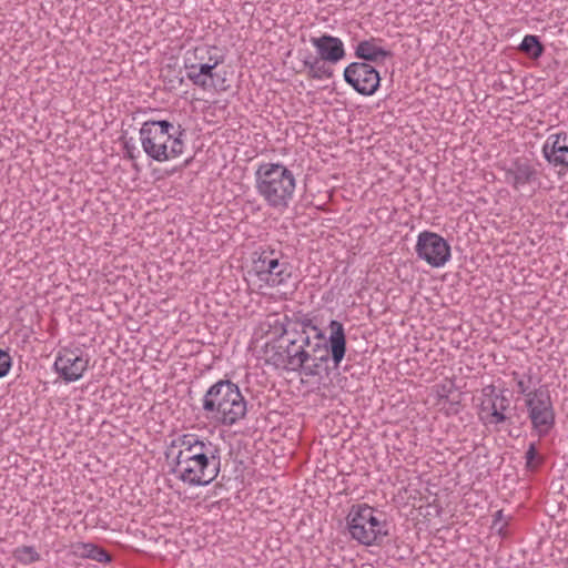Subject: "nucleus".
<instances>
[{
  "mask_svg": "<svg viewBox=\"0 0 568 568\" xmlns=\"http://www.w3.org/2000/svg\"><path fill=\"white\" fill-rule=\"evenodd\" d=\"M171 448H179L173 474L189 486H207L221 471V446L207 437L187 433L174 438Z\"/></svg>",
  "mask_w": 568,
  "mask_h": 568,
  "instance_id": "1",
  "label": "nucleus"
},
{
  "mask_svg": "<svg viewBox=\"0 0 568 568\" xmlns=\"http://www.w3.org/2000/svg\"><path fill=\"white\" fill-rule=\"evenodd\" d=\"M185 129L166 119H150L139 130L144 153L156 162H166L181 156L184 152Z\"/></svg>",
  "mask_w": 568,
  "mask_h": 568,
  "instance_id": "2",
  "label": "nucleus"
},
{
  "mask_svg": "<svg viewBox=\"0 0 568 568\" xmlns=\"http://www.w3.org/2000/svg\"><path fill=\"white\" fill-rule=\"evenodd\" d=\"M205 416L223 426H233L247 413V402L231 379H219L209 387L202 399Z\"/></svg>",
  "mask_w": 568,
  "mask_h": 568,
  "instance_id": "3",
  "label": "nucleus"
},
{
  "mask_svg": "<svg viewBox=\"0 0 568 568\" xmlns=\"http://www.w3.org/2000/svg\"><path fill=\"white\" fill-rule=\"evenodd\" d=\"M295 186L294 174L282 163H262L255 172L256 191L272 209L288 207Z\"/></svg>",
  "mask_w": 568,
  "mask_h": 568,
  "instance_id": "4",
  "label": "nucleus"
},
{
  "mask_svg": "<svg viewBox=\"0 0 568 568\" xmlns=\"http://www.w3.org/2000/svg\"><path fill=\"white\" fill-rule=\"evenodd\" d=\"M310 335L303 331L284 329L278 344L273 347L271 361L276 367L298 372L307 362Z\"/></svg>",
  "mask_w": 568,
  "mask_h": 568,
  "instance_id": "5",
  "label": "nucleus"
},
{
  "mask_svg": "<svg viewBox=\"0 0 568 568\" xmlns=\"http://www.w3.org/2000/svg\"><path fill=\"white\" fill-rule=\"evenodd\" d=\"M253 271L260 281L271 287L285 286L292 278L293 266L281 251L267 247L254 253Z\"/></svg>",
  "mask_w": 568,
  "mask_h": 568,
  "instance_id": "6",
  "label": "nucleus"
},
{
  "mask_svg": "<svg viewBox=\"0 0 568 568\" xmlns=\"http://www.w3.org/2000/svg\"><path fill=\"white\" fill-rule=\"evenodd\" d=\"M329 336L326 339L313 338L310 336L307 345V362L311 358L323 357L331 358L332 368L337 369L346 354V335L344 326L341 322L332 320L328 325Z\"/></svg>",
  "mask_w": 568,
  "mask_h": 568,
  "instance_id": "7",
  "label": "nucleus"
},
{
  "mask_svg": "<svg viewBox=\"0 0 568 568\" xmlns=\"http://www.w3.org/2000/svg\"><path fill=\"white\" fill-rule=\"evenodd\" d=\"M534 396L526 398V407L532 428L540 437L549 434L556 423L551 396L546 386L532 390Z\"/></svg>",
  "mask_w": 568,
  "mask_h": 568,
  "instance_id": "8",
  "label": "nucleus"
},
{
  "mask_svg": "<svg viewBox=\"0 0 568 568\" xmlns=\"http://www.w3.org/2000/svg\"><path fill=\"white\" fill-rule=\"evenodd\" d=\"M415 252L418 258L425 261L432 267H442L450 258L448 242L439 234L430 231L418 234Z\"/></svg>",
  "mask_w": 568,
  "mask_h": 568,
  "instance_id": "9",
  "label": "nucleus"
},
{
  "mask_svg": "<svg viewBox=\"0 0 568 568\" xmlns=\"http://www.w3.org/2000/svg\"><path fill=\"white\" fill-rule=\"evenodd\" d=\"M345 82L361 95H373L381 85L379 72L366 62H352L343 73Z\"/></svg>",
  "mask_w": 568,
  "mask_h": 568,
  "instance_id": "10",
  "label": "nucleus"
},
{
  "mask_svg": "<svg viewBox=\"0 0 568 568\" xmlns=\"http://www.w3.org/2000/svg\"><path fill=\"white\" fill-rule=\"evenodd\" d=\"M89 366V357L83 356L79 348H62L58 352L53 368L65 382L79 381Z\"/></svg>",
  "mask_w": 568,
  "mask_h": 568,
  "instance_id": "11",
  "label": "nucleus"
},
{
  "mask_svg": "<svg viewBox=\"0 0 568 568\" xmlns=\"http://www.w3.org/2000/svg\"><path fill=\"white\" fill-rule=\"evenodd\" d=\"M363 511L359 514L361 521L368 524L367 530H358L361 537H369L371 546H379L383 539L389 536L388 524L385 518V514L378 511L374 507L367 504H361Z\"/></svg>",
  "mask_w": 568,
  "mask_h": 568,
  "instance_id": "12",
  "label": "nucleus"
},
{
  "mask_svg": "<svg viewBox=\"0 0 568 568\" xmlns=\"http://www.w3.org/2000/svg\"><path fill=\"white\" fill-rule=\"evenodd\" d=\"M363 511L359 514L361 521L368 524L367 530H358L361 537H369L371 546H379L383 539L389 536L388 524L385 518V514L378 511L374 507L367 504H361Z\"/></svg>",
  "mask_w": 568,
  "mask_h": 568,
  "instance_id": "13",
  "label": "nucleus"
},
{
  "mask_svg": "<svg viewBox=\"0 0 568 568\" xmlns=\"http://www.w3.org/2000/svg\"><path fill=\"white\" fill-rule=\"evenodd\" d=\"M312 45L316 49L317 57L329 64H336L346 55L343 41L331 34L311 38Z\"/></svg>",
  "mask_w": 568,
  "mask_h": 568,
  "instance_id": "14",
  "label": "nucleus"
},
{
  "mask_svg": "<svg viewBox=\"0 0 568 568\" xmlns=\"http://www.w3.org/2000/svg\"><path fill=\"white\" fill-rule=\"evenodd\" d=\"M505 180L515 190L538 181V171L527 159H516L505 172Z\"/></svg>",
  "mask_w": 568,
  "mask_h": 568,
  "instance_id": "15",
  "label": "nucleus"
},
{
  "mask_svg": "<svg viewBox=\"0 0 568 568\" xmlns=\"http://www.w3.org/2000/svg\"><path fill=\"white\" fill-rule=\"evenodd\" d=\"M189 61L190 59L187 58L185 61V69L187 70L186 77L194 85L204 90L217 88L215 80L217 73L212 69V64L203 63L202 61H199V63H189Z\"/></svg>",
  "mask_w": 568,
  "mask_h": 568,
  "instance_id": "16",
  "label": "nucleus"
},
{
  "mask_svg": "<svg viewBox=\"0 0 568 568\" xmlns=\"http://www.w3.org/2000/svg\"><path fill=\"white\" fill-rule=\"evenodd\" d=\"M487 389H489V404H490V414L487 418L488 424H501V423H508L509 425H513L511 415L507 414L506 412L509 409L510 400L505 395V392L501 390L498 394H495V387L489 386Z\"/></svg>",
  "mask_w": 568,
  "mask_h": 568,
  "instance_id": "17",
  "label": "nucleus"
},
{
  "mask_svg": "<svg viewBox=\"0 0 568 568\" xmlns=\"http://www.w3.org/2000/svg\"><path fill=\"white\" fill-rule=\"evenodd\" d=\"M376 41L375 38L359 41L355 48V57L366 63L384 61L392 57V52L376 45Z\"/></svg>",
  "mask_w": 568,
  "mask_h": 568,
  "instance_id": "18",
  "label": "nucleus"
},
{
  "mask_svg": "<svg viewBox=\"0 0 568 568\" xmlns=\"http://www.w3.org/2000/svg\"><path fill=\"white\" fill-rule=\"evenodd\" d=\"M364 513L361 504L352 505L346 516V528L351 535V538L364 546H371L369 537H361L358 530H367L368 524L361 521L359 514Z\"/></svg>",
  "mask_w": 568,
  "mask_h": 568,
  "instance_id": "19",
  "label": "nucleus"
},
{
  "mask_svg": "<svg viewBox=\"0 0 568 568\" xmlns=\"http://www.w3.org/2000/svg\"><path fill=\"white\" fill-rule=\"evenodd\" d=\"M328 64V62L322 61L318 57H308L303 60V65L307 70V77L314 80L331 79L334 75V71Z\"/></svg>",
  "mask_w": 568,
  "mask_h": 568,
  "instance_id": "20",
  "label": "nucleus"
},
{
  "mask_svg": "<svg viewBox=\"0 0 568 568\" xmlns=\"http://www.w3.org/2000/svg\"><path fill=\"white\" fill-rule=\"evenodd\" d=\"M74 554L82 558H89L98 562L111 561V556L105 549L91 542H78L74 546Z\"/></svg>",
  "mask_w": 568,
  "mask_h": 568,
  "instance_id": "21",
  "label": "nucleus"
},
{
  "mask_svg": "<svg viewBox=\"0 0 568 568\" xmlns=\"http://www.w3.org/2000/svg\"><path fill=\"white\" fill-rule=\"evenodd\" d=\"M518 49L528 58L534 60L539 59L545 52V45L540 41L539 37L535 34L525 36Z\"/></svg>",
  "mask_w": 568,
  "mask_h": 568,
  "instance_id": "22",
  "label": "nucleus"
},
{
  "mask_svg": "<svg viewBox=\"0 0 568 568\" xmlns=\"http://www.w3.org/2000/svg\"><path fill=\"white\" fill-rule=\"evenodd\" d=\"M329 362L331 358H311L310 362H305V366L301 368L300 373L308 377L321 376L323 372L328 375L331 372V368L328 367Z\"/></svg>",
  "mask_w": 568,
  "mask_h": 568,
  "instance_id": "23",
  "label": "nucleus"
},
{
  "mask_svg": "<svg viewBox=\"0 0 568 568\" xmlns=\"http://www.w3.org/2000/svg\"><path fill=\"white\" fill-rule=\"evenodd\" d=\"M285 329L291 331H303L305 334L311 335L313 333V338H323L324 332L317 327V325L314 324L313 320L304 316L301 320H296L287 325Z\"/></svg>",
  "mask_w": 568,
  "mask_h": 568,
  "instance_id": "24",
  "label": "nucleus"
},
{
  "mask_svg": "<svg viewBox=\"0 0 568 568\" xmlns=\"http://www.w3.org/2000/svg\"><path fill=\"white\" fill-rule=\"evenodd\" d=\"M544 158L555 166L564 165L568 166V146L559 148L558 151L552 150L551 145L542 146Z\"/></svg>",
  "mask_w": 568,
  "mask_h": 568,
  "instance_id": "25",
  "label": "nucleus"
},
{
  "mask_svg": "<svg viewBox=\"0 0 568 568\" xmlns=\"http://www.w3.org/2000/svg\"><path fill=\"white\" fill-rule=\"evenodd\" d=\"M216 50L215 47H197L194 50V58L203 63L212 64V69H216V67L224 61L223 55L212 54L211 52Z\"/></svg>",
  "mask_w": 568,
  "mask_h": 568,
  "instance_id": "26",
  "label": "nucleus"
},
{
  "mask_svg": "<svg viewBox=\"0 0 568 568\" xmlns=\"http://www.w3.org/2000/svg\"><path fill=\"white\" fill-rule=\"evenodd\" d=\"M13 556L19 562L23 565H30L40 560V554L33 546L18 547L14 550Z\"/></svg>",
  "mask_w": 568,
  "mask_h": 568,
  "instance_id": "27",
  "label": "nucleus"
},
{
  "mask_svg": "<svg viewBox=\"0 0 568 568\" xmlns=\"http://www.w3.org/2000/svg\"><path fill=\"white\" fill-rule=\"evenodd\" d=\"M544 145H551L552 150L556 152L559 148L568 146V133L560 132L557 134H551L548 136L547 141Z\"/></svg>",
  "mask_w": 568,
  "mask_h": 568,
  "instance_id": "28",
  "label": "nucleus"
},
{
  "mask_svg": "<svg viewBox=\"0 0 568 568\" xmlns=\"http://www.w3.org/2000/svg\"><path fill=\"white\" fill-rule=\"evenodd\" d=\"M526 459V468H534L535 467V460L538 459V464L542 462V458L539 457L537 447L535 443H531L525 454Z\"/></svg>",
  "mask_w": 568,
  "mask_h": 568,
  "instance_id": "29",
  "label": "nucleus"
},
{
  "mask_svg": "<svg viewBox=\"0 0 568 568\" xmlns=\"http://www.w3.org/2000/svg\"><path fill=\"white\" fill-rule=\"evenodd\" d=\"M12 366V358L7 351L0 348V378L4 377Z\"/></svg>",
  "mask_w": 568,
  "mask_h": 568,
  "instance_id": "30",
  "label": "nucleus"
},
{
  "mask_svg": "<svg viewBox=\"0 0 568 568\" xmlns=\"http://www.w3.org/2000/svg\"><path fill=\"white\" fill-rule=\"evenodd\" d=\"M123 150L125 158L132 161L136 159V153L139 152L136 150V146L131 142V140H125L123 142Z\"/></svg>",
  "mask_w": 568,
  "mask_h": 568,
  "instance_id": "31",
  "label": "nucleus"
},
{
  "mask_svg": "<svg viewBox=\"0 0 568 568\" xmlns=\"http://www.w3.org/2000/svg\"><path fill=\"white\" fill-rule=\"evenodd\" d=\"M518 392L526 396V398H530L534 396L532 390H529V386L523 381L519 379L517 382Z\"/></svg>",
  "mask_w": 568,
  "mask_h": 568,
  "instance_id": "32",
  "label": "nucleus"
},
{
  "mask_svg": "<svg viewBox=\"0 0 568 568\" xmlns=\"http://www.w3.org/2000/svg\"><path fill=\"white\" fill-rule=\"evenodd\" d=\"M501 518H503V510L496 511L495 519H494V525H496L497 521L500 520Z\"/></svg>",
  "mask_w": 568,
  "mask_h": 568,
  "instance_id": "33",
  "label": "nucleus"
}]
</instances>
